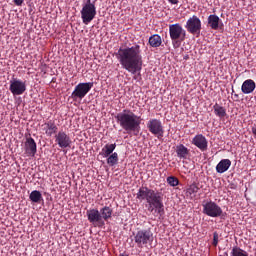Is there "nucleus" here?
Returning <instances> with one entry per match:
<instances>
[{
	"mask_svg": "<svg viewBox=\"0 0 256 256\" xmlns=\"http://www.w3.org/2000/svg\"><path fill=\"white\" fill-rule=\"evenodd\" d=\"M139 44H134L132 47L119 48L116 57L122 65V68L136 75L143 69V55Z\"/></svg>",
	"mask_w": 256,
	"mask_h": 256,
	"instance_id": "f257e3e1",
	"label": "nucleus"
},
{
	"mask_svg": "<svg viewBox=\"0 0 256 256\" xmlns=\"http://www.w3.org/2000/svg\"><path fill=\"white\" fill-rule=\"evenodd\" d=\"M136 199L138 201H146L148 203L147 209L152 215H165V206L163 205V194L155 192L147 186H142L136 193Z\"/></svg>",
	"mask_w": 256,
	"mask_h": 256,
	"instance_id": "f03ea898",
	"label": "nucleus"
},
{
	"mask_svg": "<svg viewBox=\"0 0 256 256\" xmlns=\"http://www.w3.org/2000/svg\"><path fill=\"white\" fill-rule=\"evenodd\" d=\"M115 119L118 125L127 133H135L137 135L141 130V116H138L129 109H124L116 114Z\"/></svg>",
	"mask_w": 256,
	"mask_h": 256,
	"instance_id": "7ed1b4c3",
	"label": "nucleus"
},
{
	"mask_svg": "<svg viewBox=\"0 0 256 256\" xmlns=\"http://www.w3.org/2000/svg\"><path fill=\"white\" fill-rule=\"evenodd\" d=\"M169 35L174 49H179V47H181V43H183L187 37V32L183 29L181 24L176 23L169 25Z\"/></svg>",
	"mask_w": 256,
	"mask_h": 256,
	"instance_id": "20e7f679",
	"label": "nucleus"
},
{
	"mask_svg": "<svg viewBox=\"0 0 256 256\" xmlns=\"http://www.w3.org/2000/svg\"><path fill=\"white\" fill-rule=\"evenodd\" d=\"M81 19L84 25H89L95 16L97 15V8L95 7V1L87 0L81 10Z\"/></svg>",
	"mask_w": 256,
	"mask_h": 256,
	"instance_id": "39448f33",
	"label": "nucleus"
},
{
	"mask_svg": "<svg viewBox=\"0 0 256 256\" xmlns=\"http://www.w3.org/2000/svg\"><path fill=\"white\" fill-rule=\"evenodd\" d=\"M134 243H136L137 247L143 249L149 243H153V232L149 229L138 230L134 234Z\"/></svg>",
	"mask_w": 256,
	"mask_h": 256,
	"instance_id": "423d86ee",
	"label": "nucleus"
},
{
	"mask_svg": "<svg viewBox=\"0 0 256 256\" xmlns=\"http://www.w3.org/2000/svg\"><path fill=\"white\" fill-rule=\"evenodd\" d=\"M91 89H93V82L79 83L75 86V89L71 94V99H73V101H77L78 99L81 101L82 99H85V96Z\"/></svg>",
	"mask_w": 256,
	"mask_h": 256,
	"instance_id": "0eeeda50",
	"label": "nucleus"
},
{
	"mask_svg": "<svg viewBox=\"0 0 256 256\" xmlns=\"http://www.w3.org/2000/svg\"><path fill=\"white\" fill-rule=\"evenodd\" d=\"M148 131L157 137V139H163V135H165V130L163 129V123L161 120L153 118L147 122Z\"/></svg>",
	"mask_w": 256,
	"mask_h": 256,
	"instance_id": "6e6552de",
	"label": "nucleus"
},
{
	"mask_svg": "<svg viewBox=\"0 0 256 256\" xmlns=\"http://www.w3.org/2000/svg\"><path fill=\"white\" fill-rule=\"evenodd\" d=\"M202 207L204 215L208 217H223V209L214 201L206 202Z\"/></svg>",
	"mask_w": 256,
	"mask_h": 256,
	"instance_id": "1a4fd4ad",
	"label": "nucleus"
},
{
	"mask_svg": "<svg viewBox=\"0 0 256 256\" xmlns=\"http://www.w3.org/2000/svg\"><path fill=\"white\" fill-rule=\"evenodd\" d=\"M86 215L89 223H91L93 227H99V229L105 227V221L101 218V212L97 208L87 210Z\"/></svg>",
	"mask_w": 256,
	"mask_h": 256,
	"instance_id": "9d476101",
	"label": "nucleus"
},
{
	"mask_svg": "<svg viewBox=\"0 0 256 256\" xmlns=\"http://www.w3.org/2000/svg\"><path fill=\"white\" fill-rule=\"evenodd\" d=\"M185 29L191 35H199V33H201V19L196 15H193L187 20Z\"/></svg>",
	"mask_w": 256,
	"mask_h": 256,
	"instance_id": "9b49d317",
	"label": "nucleus"
},
{
	"mask_svg": "<svg viewBox=\"0 0 256 256\" xmlns=\"http://www.w3.org/2000/svg\"><path fill=\"white\" fill-rule=\"evenodd\" d=\"M54 138H55V143L58 144L60 149H67L71 147V144L73 143L69 134H67L65 131H62V130L56 133Z\"/></svg>",
	"mask_w": 256,
	"mask_h": 256,
	"instance_id": "f8f14e48",
	"label": "nucleus"
},
{
	"mask_svg": "<svg viewBox=\"0 0 256 256\" xmlns=\"http://www.w3.org/2000/svg\"><path fill=\"white\" fill-rule=\"evenodd\" d=\"M10 92L12 95H23L27 91V84L19 79H13L10 81Z\"/></svg>",
	"mask_w": 256,
	"mask_h": 256,
	"instance_id": "ddd939ff",
	"label": "nucleus"
},
{
	"mask_svg": "<svg viewBox=\"0 0 256 256\" xmlns=\"http://www.w3.org/2000/svg\"><path fill=\"white\" fill-rule=\"evenodd\" d=\"M24 151L27 157H35L37 153V143L35 139L28 137L24 143Z\"/></svg>",
	"mask_w": 256,
	"mask_h": 256,
	"instance_id": "4468645a",
	"label": "nucleus"
},
{
	"mask_svg": "<svg viewBox=\"0 0 256 256\" xmlns=\"http://www.w3.org/2000/svg\"><path fill=\"white\" fill-rule=\"evenodd\" d=\"M192 145H195V147L200 149V151H207L209 142L207 141V138L203 134H197L192 139Z\"/></svg>",
	"mask_w": 256,
	"mask_h": 256,
	"instance_id": "2eb2a0df",
	"label": "nucleus"
},
{
	"mask_svg": "<svg viewBox=\"0 0 256 256\" xmlns=\"http://www.w3.org/2000/svg\"><path fill=\"white\" fill-rule=\"evenodd\" d=\"M255 89H256L255 81H253L251 79H247L242 83L241 91H242V93H244V95H249V94L253 93V91H255Z\"/></svg>",
	"mask_w": 256,
	"mask_h": 256,
	"instance_id": "dca6fc26",
	"label": "nucleus"
},
{
	"mask_svg": "<svg viewBox=\"0 0 256 256\" xmlns=\"http://www.w3.org/2000/svg\"><path fill=\"white\" fill-rule=\"evenodd\" d=\"M44 127H45L44 131L47 137H52L53 135H57L58 133L57 131L59 130L55 122H53L52 120L46 122L44 124Z\"/></svg>",
	"mask_w": 256,
	"mask_h": 256,
	"instance_id": "f3484780",
	"label": "nucleus"
},
{
	"mask_svg": "<svg viewBox=\"0 0 256 256\" xmlns=\"http://www.w3.org/2000/svg\"><path fill=\"white\" fill-rule=\"evenodd\" d=\"M208 27L213 29V31L219 30V25H221V18L215 14H211L208 16Z\"/></svg>",
	"mask_w": 256,
	"mask_h": 256,
	"instance_id": "a211bd4d",
	"label": "nucleus"
},
{
	"mask_svg": "<svg viewBox=\"0 0 256 256\" xmlns=\"http://www.w3.org/2000/svg\"><path fill=\"white\" fill-rule=\"evenodd\" d=\"M229 167H231V160L222 159L216 166L217 173H225L229 171Z\"/></svg>",
	"mask_w": 256,
	"mask_h": 256,
	"instance_id": "6ab92c4d",
	"label": "nucleus"
},
{
	"mask_svg": "<svg viewBox=\"0 0 256 256\" xmlns=\"http://www.w3.org/2000/svg\"><path fill=\"white\" fill-rule=\"evenodd\" d=\"M148 44L150 45V47L157 49V47H161V45L163 44V39H161L159 34H154L149 37Z\"/></svg>",
	"mask_w": 256,
	"mask_h": 256,
	"instance_id": "aec40b11",
	"label": "nucleus"
},
{
	"mask_svg": "<svg viewBox=\"0 0 256 256\" xmlns=\"http://www.w3.org/2000/svg\"><path fill=\"white\" fill-rule=\"evenodd\" d=\"M176 154L179 159H187L189 155V148L183 144L177 145Z\"/></svg>",
	"mask_w": 256,
	"mask_h": 256,
	"instance_id": "412c9836",
	"label": "nucleus"
},
{
	"mask_svg": "<svg viewBox=\"0 0 256 256\" xmlns=\"http://www.w3.org/2000/svg\"><path fill=\"white\" fill-rule=\"evenodd\" d=\"M117 148V144L113 143V144H106L101 152L100 155H102V157H109V155H113V151H115V149Z\"/></svg>",
	"mask_w": 256,
	"mask_h": 256,
	"instance_id": "4be33fe9",
	"label": "nucleus"
},
{
	"mask_svg": "<svg viewBox=\"0 0 256 256\" xmlns=\"http://www.w3.org/2000/svg\"><path fill=\"white\" fill-rule=\"evenodd\" d=\"M100 215L102 218V221H109L111 217H113V209L109 206H104L103 208L100 209Z\"/></svg>",
	"mask_w": 256,
	"mask_h": 256,
	"instance_id": "5701e85b",
	"label": "nucleus"
},
{
	"mask_svg": "<svg viewBox=\"0 0 256 256\" xmlns=\"http://www.w3.org/2000/svg\"><path fill=\"white\" fill-rule=\"evenodd\" d=\"M213 109H214V114L216 115V117H219V119H225V117H227V109H225V107L216 103L213 106Z\"/></svg>",
	"mask_w": 256,
	"mask_h": 256,
	"instance_id": "b1692460",
	"label": "nucleus"
},
{
	"mask_svg": "<svg viewBox=\"0 0 256 256\" xmlns=\"http://www.w3.org/2000/svg\"><path fill=\"white\" fill-rule=\"evenodd\" d=\"M29 199L32 203H41L43 201V195L38 190H33L30 195Z\"/></svg>",
	"mask_w": 256,
	"mask_h": 256,
	"instance_id": "393cba45",
	"label": "nucleus"
},
{
	"mask_svg": "<svg viewBox=\"0 0 256 256\" xmlns=\"http://www.w3.org/2000/svg\"><path fill=\"white\" fill-rule=\"evenodd\" d=\"M230 256H249V253L239 246H234L231 249Z\"/></svg>",
	"mask_w": 256,
	"mask_h": 256,
	"instance_id": "a878e982",
	"label": "nucleus"
},
{
	"mask_svg": "<svg viewBox=\"0 0 256 256\" xmlns=\"http://www.w3.org/2000/svg\"><path fill=\"white\" fill-rule=\"evenodd\" d=\"M117 163H119V154H117V152H114L108 156L107 164L110 167H115V165H117Z\"/></svg>",
	"mask_w": 256,
	"mask_h": 256,
	"instance_id": "bb28decb",
	"label": "nucleus"
},
{
	"mask_svg": "<svg viewBox=\"0 0 256 256\" xmlns=\"http://www.w3.org/2000/svg\"><path fill=\"white\" fill-rule=\"evenodd\" d=\"M166 181L170 187H177V185H179V179L175 176L167 177Z\"/></svg>",
	"mask_w": 256,
	"mask_h": 256,
	"instance_id": "cd10ccee",
	"label": "nucleus"
},
{
	"mask_svg": "<svg viewBox=\"0 0 256 256\" xmlns=\"http://www.w3.org/2000/svg\"><path fill=\"white\" fill-rule=\"evenodd\" d=\"M188 195H195V193H199V186L197 184H191L187 189Z\"/></svg>",
	"mask_w": 256,
	"mask_h": 256,
	"instance_id": "c85d7f7f",
	"label": "nucleus"
},
{
	"mask_svg": "<svg viewBox=\"0 0 256 256\" xmlns=\"http://www.w3.org/2000/svg\"><path fill=\"white\" fill-rule=\"evenodd\" d=\"M212 245L214 247H217V245H219V233L217 232H214L213 233V242H212Z\"/></svg>",
	"mask_w": 256,
	"mask_h": 256,
	"instance_id": "c756f323",
	"label": "nucleus"
},
{
	"mask_svg": "<svg viewBox=\"0 0 256 256\" xmlns=\"http://www.w3.org/2000/svg\"><path fill=\"white\" fill-rule=\"evenodd\" d=\"M25 0H14L13 3L14 5H16L17 7H21V5H23Z\"/></svg>",
	"mask_w": 256,
	"mask_h": 256,
	"instance_id": "7c9ffc66",
	"label": "nucleus"
},
{
	"mask_svg": "<svg viewBox=\"0 0 256 256\" xmlns=\"http://www.w3.org/2000/svg\"><path fill=\"white\" fill-rule=\"evenodd\" d=\"M171 5H178L179 4V0H168Z\"/></svg>",
	"mask_w": 256,
	"mask_h": 256,
	"instance_id": "2f4dec72",
	"label": "nucleus"
},
{
	"mask_svg": "<svg viewBox=\"0 0 256 256\" xmlns=\"http://www.w3.org/2000/svg\"><path fill=\"white\" fill-rule=\"evenodd\" d=\"M252 133H253L254 137L256 138V128L255 127L252 128Z\"/></svg>",
	"mask_w": 256,
	"mask_h": 256,
	"instance_id": "473e14b6",
	"label": "nucleus"
},
{
	"mask_svg": "<svg viewBox=\"0 0 256 256\" xmlns=\"http://www.w3.org/2000/svg\"><path fill=\"white\" fill-rule=\"evenodd\" d=\"M234 97H236V99H239V94H234Z\"/></svg>",
	"mask_w": 256,
	"mask_h": 256,
	"instance_id": "72a5a7b5",
	"label": "nucleus"
},
{
	"mask_svg": "<svg viewBox=\"0 0 256 256\" xmlns=\"http://www.w3.org/2000/svg\"><path fill=\"white\" fill-rule=\"evenodd\" d=\"M119 256H129V255H128V254H123V253H122V254H120Z\"/></svg>",
	"mask_w": 256,
	"mask_h": 256,
	"instance_id": "f704fd0d",
	"label": "nucleus"
},
{
	"mask_svg": "<svg viewBox=\"0 0 256 256\" xmlns=\"http://www.w3.org/2000/svg\"><path fill=\"white\" fill-rule=\"evenodd\" d=\"M232 93H235V90H232Z\"/></svg>",
	"mask_w": 256,
	"mask_h": 256,
	"instance_id": "c9c22d12",
	"label": "nucleus"
}]
</instances>
